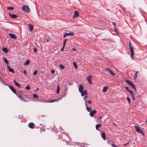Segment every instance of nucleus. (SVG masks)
<instances>
[{
    "mask_svg": "<svg viewBox=\"0 0 147 147\" xmlns=\"http://www.w3.org/2000/svg\"><path fill=\"white\" fill-rule=\"evenodd\" d=\"M125 89L128 92H129V93H132V92H133L132 91L130 90L129 88L127 87H126L125 88Z\"/></svg>",
    "mask_w": 147,
    "mask_h": 147,
    "instance_id": "25",
    "label": "nucleus"
},
{
    "mask_svg": "<svg viewBox=\"0 0 147 147\" xmlns=\"http://www.w3.org/2000/svg\"><path fill=\"white\" fill-rule=\"evenodd\" d=\"M57 100H50L49 101V102H55L56 101H57Z\"/></svg>",
    "mask_w": 147,
    "mask_h": 147,
    "instance_id": "37",
    "label": "nucleus"
},
{
    "mask_svg": "<svg viewBox=\"0 0 147 147\" xmlns=\"http://www.w3.org/2000/svg\"><path fill=\"white\" fill-rule=\"evenodd\" d=\"M140 133L143 136L144 135V131L142 130L141 131V132H140Z\"/></svg>",
    "mask_w": 147,
    "mask_h": 147,
    "instance_id": "41",
    "label": "nucleus"
},
{
    "mask_svg": "<svg viewBox=\"0 0 147 147\" xmlns=\"http://www.w3.org/2000/svg\"><path fill=\"white\" fill-rule=\"evenodd\" d=\"M16 95L21 100L24 102H26L27 101L22 96H24V94H20L19 93H16Z\"/></svg>",
    "mask_w": 147,
    "mask_h": 147,
    "instance_id": "3",
    "label": "nucleus"
},
{
    "mask_svg": "<svg viewBox=\"0 0 147 147\" xmlns=\"http://www.w3.org/2000/svg\"><path fill=\"white\" fill-rule=\"evenodd\" d=\"M25 88L27 90H30V87L29 85H28L25 87Z\"/></svg>",
    "mask_w": 147,
    "mask_h": 147,
    "instance_id": "35",
    "label": "nucleus"
},
{
    "mask_svg": "<svg viewBox=\"0 0 147 147\" xmlns=\"http://www.w3.org/2000/svg\"><path fill=\"white\" fill-rule=\"evenodd\" d=\"M112 146L113 147H119L117 146H115L114 144H112Z\"/></svg>",
    "mask_w": 147,
    "mask_h": 147,
    "instance_id": "46",
    "label": "nucleus"
},
{
    "mask_svg": "<svg viewBox=\"0 0 147 147\" xmlns=\"http://www.w3.org/2000/svg\"><path fill=\"white\" fill-rule=\"evenodd\" d=\"M73 65H74V67L75 68H76V69H77L78 68V66H77L76 63V62H73Z\"/></svg>",
    "mask_w": 147,
    "mask_h": 147,
    "instance_id": "30",
    "label": "nucleus"
},
{
    "mask_svg": "<svg viewBox=\"0 0 147 147\" xmlns=\"http://www.w3.org/2000/svg\"><path fill=\"white\" fill-rule=\"evenodd\" d=\"M9 35L12 39H16L17 38L16 36L14 34L10 33L9 34Z\"/></svg>",
    "mask_w": 147,
    "mask_h": 147,
    "instance_id": "7",
    "label": "nucleus"
},
{
    "mask_svg": "<svg viewBox=\"0 0 147 147\" xmlns=\"http://www.w3.org/2000/svg\"><path fill=\"white\" fill-rule=\"evenodd\" d=\"M134 89L136 91V88H134Z\"/></svg>",
    "mask_w": 147,
    "mask_h": 147,
    "instance_id": "62",
    "label": "nucleus"
},
{
    "mask_svg": "<svg viewBox=\"0 0 147 147\" xmlns=\"http://www.w3.org/2000/svg\"><path fill=\"white\" fill-rule=\"evenodd\" d=\"M13 82L18 87L20 88L21 87V86L15 80H14L13 81Z\"/></svg>",
    "mask_w": 147,
    "mask_h": 147,
    "instance_id": "21",
    "label": "nucleus"
},
{
    "mask_svg": "<svg viewBox=\"0 0 147 147\" xmlns=\"http://www.w3.org/2000/svg\"><path fill=\"white\" fill-rule=\"evenodd\" d=\"M30 63V61L29 60H27L26 61V62L24 63V65H28Z\"/></svg>",
    "mask_w": 147,
    "mask_h": 147,
    "instance_id": "26",
    "label": "nucleus"
},
{
    "mask_svg": "<svg viewBox=\"0 0 147 147\" xmlns=\"http://www.w3.org/2000/svg\"><path fill=\"white\" fill-rule=\"evenodd\" d=\"M129 45L130 50L131 51V57L132 59H133L134 58V49L130 41L129 42Z\"/></svg>",
    "mask_w": 147,
    "mask_h": 147,
    "instance_id": "1",
    "label": "nucleus"
},
{
    "mask_svg": "<svg viewBox=\"0 0 147 147\" xmlns=\"http://www.w3.org/2000/svg\"><path fill=\"white\" fill-rule=\"evenodd\" d=\"M51 72L52 74H53L54 73L55 71L53 69H52L51 70Z\"/></svg>",
    "mask_w": 147,
    "mask_h": 147,
    "instance_id": "42",
    "label": "nucleus"
},
{
    "mask_svg": "<svg viewBox=\"0 0 147 147\" xmlns=\"http://www.w3.org/2000/svg\"><path fill=\"white\" fill-rule=\"evenodd\" d=\"M85 105L86 107V109L87 111L89 112H90L91 111V109L92 108L91 107H89L88 106L87 104L86 103H85Z\"/></svg>",
    "mask_w": 147,
    "mask_h": 147,
    "instance_id": "19",
    "label": "nucleus"
},
{
    "mask_svg": "<svg viewBox=\"0 0 147 147\" xmlns=\"http://www.w3.org/2000/svg\"><path fill=\"white\" fill-rule=\"evenodd\" d=\"M79 12L77 11H74V14L73 16V18H74L78 17L79 16Z\"/></svg>",
    "mask_w": 147,
    "mask_h": 147,
    "instance_id": "11",
    "label": "nucleus"
},
{
    "mask_svg": "<svg viewBox=\"0 0 147 147\" xmlns=\"http://www.w3.org/2000/svg\"><path fill=\"white\" fill-rule=\"evenodd\" d=\"M130 142V141H129L127 143V144H128Z\"/></svg>",
    "mask_w": 147,
    "mask_h": 147,
    "instance_id": "61",
    "label": "nucleus"
},
{
    "mask_svg": "<svg viewBox=\"0 0 147 147\" xmlns=\"http://www.w3.org/2000/svg\"><path fill=\"white\" fill-rule=\"evenodd\" d=\"M8 9L13 10L14 9V7H8L7 8Z\"/></svg>",
    "mask_w": 147,
    "mask_h": 147,
    "instance_id": "32",
    "label": "nucleus"
},
{
    "mask_svg": "<svg viewBox=\"0 0 147 147\" xmlns=\"http://www.w3.org/2000/svg\"><path fill=\"white\" fill-rule=\"evenodd\" d=\"M2 50L3 51L5 52V53H7L8 52L7 49L6 48H3Z\"/></svg>",
    "mask_w": 147,
    "mask_h": 147,
    "instance_id": "28",
    "label": "nucleus"
},
{
    "mask_svg": "<svg viewBox=\"0 0 147 147\" xmlns=\"http://www.w3.org/2000/svg\"><path fill=\"white\" fill-rule=\"evenodd\" d=\"M138 73V71H137L136 72V73H135V78L136 79L137 77V74Z\"/></svg>",
    "mask_w": 147,
    "mask_h": 147,
    "instance_id": "38",
    "label": "nucleus"
},
{
    "mask_svg": "<svg viewBox=\"0 0 147 147\" xmlns=\"http://www.w3.org/2000/svg\"><path fill=\"white\" fill-rule=\"evenodd\" d=\"M28 27L30 31H32L33 30L34 26H33L31 24H28Z\"/></svg>",
    "mask_w": 147,
    "mask_h": 147,
    "instance_id": "13",
    "label": "nucleus"
},
{
    "mask_svg": "<svg viewBox=\"0 0 147 147\" xmlns=\"http://www.w3.org/2000/svg\"><path fill=\"white\" fill-rule=\"evenodd\" d=\"M37 51V49H36V48H35L34 49V52H36Z\"/></svg>",
    "mask_w": 147,
    "mask_h": 147,
    "instance_id": "47",
    "label": "nucleus"
},
{
    "mask_svg": "<svg viewBox=\"0 0 147 147\" xmlns=\"http://www.w3.org/2000/svg\"><path fill=\"white\" fill-rule=\"evenodd\" d=\"M33 97L34 98H38V95H37V94H33Z\"/></svg>",
    "mask_w": 147,
    "mask_h": 147,
    "instance_id": "33",
    "label": "nucleus"
},
{
    "mask_svg": "<svg viewBox=\"0 0 147 147\" xmlns=\"http://www.w3.org/2000/svg\"><path fill=\"white\" fill-rule=\"evenodd\" d=\"M127 99L128 102L130 104V101H131V100H130V98L129 97H127Z\"/></svg>",
    "mask_w": 147,
    "mask_h": 147,
    "instance_id": "40",
    "label": "nucleus"
},
{
    "mask_svg": "<svg viewBox=\"0 0 147 147\" xmlns=\"http://www.w3.org/2000/svg\"><path fill=\"white\" fill-rule=\"evenodd\" d=\"M38 90V88H37L36 89V90H35V91H37Z\"/></svg>",
    "mask_w": 147,
    "mask_h": 147,
    "instance_id": "58",
    "label": "nucleus"
},
{
    "mask_svg": "<svg viewBox=\"0 0 147 147\" xmlns=\"http://www.w3.org/2000/svg\"><path fill=\"white\" fill-rule=\"evenodd\" d=\"M131 94V96L132 97V99L133 100H135V97L134 96V94L133 92H132V93H130Z\"/></svg>",
    "mask_w": 147,
    "mask_h": 147,
    "instance_id": "24",
    "label": "nucleus"
},
{
    "mask_svg": "<svg viewBox=\"0 0 147 147\" xmlns=\"http://www.w3.org/2000/svg\"><path fill=\"white\" fill-rule=\"evenodd\" d=\"M8 70L9 72H11L12 73H14V71L13 69L11 68L10 67H9L8 66Z\"/></svg>",
    "mask_w": 147,
    "mask_h": 147,
    "instance_id": "20",
    "label": "nucleus"
},
{
    "mask_svg": "<svg viewBox=\"0 0 147 147\" xmlns=\"http://www.w3.org/2000/svg\"><path fill=\"white\" fill-rule=\"evenodd\" d=\"M74 35V33L73 32H70L69 33H65L64 34L63 37L64 38L65 37L69 36H73Z\"/></svg>",
    "mask_w": 147,
    "mask_h": 147,
    "instance_id": "4",
    "label": "nucleus"
},
{
    "mask_svg": "<svg viewBox=\"0 0 147 147\" xmlns=\"http://www.w3.org/2000/svg\"><path fill=\"white\" fill-rule=\"evenodd\" d=\"M92 78V76L91 75H89V76H88L87 78V80L88 81L89 83L90 84H92L91 78Z\"/></svg>",
    "mask_w": 147,
    "mask_h": 147,
    "instance_id": "5",
    "label": "nucleus"
},
{
    "mask_svg": "<svg viewBox=\"0 0 147 147\" xmlns=\"http://www.w3.org/2000/svg\"><path fill=\"white\" fill-rule=\"evenodd\" d=\"M130 142V141H129L127 143V144H128Z\"/></svg>",
    "mask_w": 147,
    "mask_h": 147,
    "instance_id": "60",
    "label": "nucleus"
},
{
    "mask_svg": "<svg viewBox=\"0 0 147 147\" xmlns=\"http://www.w3.org/2000/svg\"><path fill=\"white\" fill-rule=\"evenodd\" d=\"M22 92V91H20V92H17L16 93H19V94H21V93Z\"/></svg>",
    "mask_w": 147,
    "mask_h": 147,
    "instance_id": "50",
    "label": "nucleus"
},
{
    "mask_svg": "<svg viewBox=\"0 0 147 147\" xmlns=\"http://www.w3.org/2000/svg\"><path fill=\"white\" fill-rule=\"evenodd\" d=\"M81 93V96H84L88 94L87 92V90H85L84 91H83Z\"/></svg>",
    "mask_w": 147,
    "mask_h": 147,
    "instance_id": "18",
    "label": "nucleus"
},
{
    "mask_svg": "<svg viewBox=\"0 0 147 147\" xmlns=\"http://www.w3.org/2000/svg\"><path fill=\"white\" fill-rule=\"evenodd\" d=\"M135 129L136 130V131L140 133L141 132V131H142V130L140 129L138 126H135Z\"/></svg>",
    "mask_w": 147,
    "mask_h": 147,
    "instance_id": "14",
    "label": "nucleus"
},
{
    "mask_svg": "<svg viewBox=\"0 0 147 147\" xmlns=\"http://www.w3.org/2000/svg\"><path fill=\"white\" fill-rule=\"evenodd\" d=\"M0 81H1V82H2V81H4L2 79H1V78H0Z\"/></svg>",
    "mask_w": 147,
    "mask_h": 147,
    "instance_id": "55",
    "label": "nucleus"
},
{
    "mask_svg": "<svg viewBox=\"0 0 147 147\" xmlns=\"http://www.w3.org/2000/svg\"><path fill=\"white\" fill-rule=\"evenodd\" d=\"M101 137L103 138V139L104 140H106V137L105 134V132H102L101 133Z\"/></svg>",
    "mask_w": 147,
    "mask_h": 147,
    "instance_id": "15",
    "label": "nucleus"
},
{
    "mask_svg": "<svg viewBox=\"0 0 147 147\" xmlns=\"http://www.w3.org/2000/svg\"><path fill=\"white\" fill-rule=\"evenodd\" d=\"M9 16L12 18H16L18 17V16L16 14H13L10 13H9Z\"/></svg>",
    "mask_w": 147,
    "mask_h": 147,
    "instance_id": "10",
    "label": "nucleus"
},
{
    "mask_svg": "<svg viewBox=\"0 0 147 147\" xmlns=\"http://www.w3.org/2000/svg\"><path fill=\"white\" fill-rule=\"evenodd\" d=\"M127 145V144L126 143V144H124L123 145V146H126V145Z\"/></svg>",
    "mask_w": 147,
    "mask_h": 147,
    "instance_id": "56",
    "label": "nucleus"
},
{
    "mask_svg": "<svg viewBox=\"0 0 147 147\" xmlns=\"http://www.w3.org/2000/svg\"><path fill=\"white\" fill-rule=\"evenodd\" d=\"M84 90V86L81 85H80L79 87V91L80 92H82Z\"/></svg>",
    "mask_w": 147,
    "mask_h": 147,
    "instance_id": "12",
    "label": "nucleus"
},
{
    "mask_svg": "<svg viewBox=\"0 0 147 147\" xmlns=\"http://www.w3.org/2000/svg\"><path fill=\"white\" fill-rule=\"evenodd\" d=\"M102 116H100V117H99L98 119H100L101 118H102Z\"/></svg>",
    "mask_w": 147,
    "mask_h": 147,
    "instance_id": "57",
    "label": "nucleus"
},
{
    "mask_svg": "<svg viewBox=\"0 0 147 147\" xmlns=\"http://www.w3.org/2000/svg\"><path fill=\"white\" fill-rule=\"evenodd\" d=\"M38 71L37 70H35L33 73V75L35 76L36 75Z\"/></svg>",
    "mask_w": 147,
    "mask_h": 147,
    "instance_id": "39",
    "label": "nucleus"
},
{
    "mask_svg": "<svg viewBox=\"0 0 147 147\" xmlns=\"http://www.w3.org/2000/svg\"><path fill=\"white\" fill-rule=\"evenodd\" d=\"M0 81H1V82H2V81H4L2 79H1V78H0Z\"/></svg>",
    "mask_w": 147,
    "mask_h": 147,
    "instance_id": "53",
    "label": "nucleus"
},
{
    "mask_svg": "<svg viewBox=\"0 0 147 147\" xmlns=\"http://www.w3.org/2000/svg\"><path fill=\"white\" fill-rule=\"evenodd\" d=\"M3 84H4V85H6V83H5L4 81H2V82Z\"/></svg>",
    "mask_w": 147,
    "mask_h": 147,
    "instance_id": "52",
    "label": "nucleus"
},
{
    "mask_svg": "<svg viewBox=\"0 0 147 147\" xmlns=\"http://www.w3.org/2000/svg\"><path fill=\"white\" fill-rule=\"evenodd\" d=\"M145 123H147V119L145 121Z\"/></svg>",
    "mask_w": 147,
    "mask_h": 147,
    "instance_id": "63",
    "label": "nucleus"
},
{
    "mask_svg": "<svg viewBox=\"0 0 147 147\" xmlns=\"http://www.w3.org/2000/svg\"><path fill=\"white\" fill-rule=\"evenodd\" d=\"M0 81H1V82H2V81H4L2 79H1V78H0Z\"/></svg>",
    "mask_w": 147,
    "mask_h": 147,
    "instance_id": "54",
    "label": "nucleus"
},
{
    "mask_svg": "<svg viewBox=\"0 0 147 147\" xmlns=\"http://www.w3.org/2000/svg\"><path fill=\"white\" fill-rule=\"evenodd\" d=\"M108 87L107 86H104L102 89V92H106L107 89H108Z\"/></svg>",
    "mask_w": 147,
    "mask_h": 147,
    "instance_id": "23",
    "label": "nucleus"
},
{
    "mask_svg": "<svg viewBox=\"0 0 147 147\" xmlns=\"http://www.w3.org/2000/svg\"><path fill=\"white\" fill-rule=\"evenodd\" d=\"M72 50H75V51H76V49H74V48H73V49H72Z\"/></svg>",
    "mask_w": 147,
    "mask_h": 147,
    "instance_id": "59",
    "label": "nucleus"
},
{
    "mask_svg": "<svg viewBox=\"0 0 147 147\" xmlns=\"http://www.w3.org/2000/svg\"><path fill=\"white\" fill-rule=\"evenodd\" d=\"M23 72L25 75H26L27 74V72L25 70H24L23 71Z\"/></svg>",
    "mask_w": 147,
    "mask_h": 147,
    "instance_id": "44",
    "label": "nucleus"
},
{
    "mask_svg": "<svg viewBox=\"0 0 147 147\" xmlns=\"http://www.w3.org/2000/svg\"><path fill=\"white\" fill-rule=\"evenodd\" d=\"M65 46H64L63 45V47L61 49V51H64V49L65 47Z\"/></svg>",
    "mask_w": 147,
    "mask_h": 147,
    "instance_id": "43",
    "label": "nucleus"
},
{
    "mask_svg": "<svg viewBox=\"0 0 147 147\" xmlns=\"http://www.w3.org/2000/svg\"><path fill=\"white\" fill-rule=\"evenodd\" d=\"M96 113V111L95 110H94L93 111H91L90 112V115L91 117H92L94 116V114Z\"/></svg>",
    "mask_w": 147,
    "mask_h": 147,
    "instance_id": "6",
    "label": "nucleus"
},
{
    "mask_svg": "<svg viewBox=\"0 0 147 147\" xmlns=\"http://www.w3.org/2000/svg\"><path fill=\"white\" fill-rule=\"evenodd\" d=\"M67 40V39H65L64 40L63 42V45L64 46H65V45L66 43V42Z\"/></svg>",
    "mask_w": 147,
    "mask_h": 147,
    "instance_id": "36",
    "label": "nucleus"
},
{
    "mask_svg": "<svg viewBox=\"0 0 147 147\" xmlns=\"http://www.w3.org/2000/svg\"><path fill=\"white\" fill-rule=\"evenodd\" d=\"M9 88L12 92L14 94H16V89L12 86H9Z\"/></svg>",
    "mask_w": 147,
    "mask_h": 147,
    "instance_id": "9",
    "label": "nucleus"
},
{
    "mask_svg": "<svg viewBox=\"0 0 147 147\" xmlns=\"http://www.w3.org/2000/svg\"><path fill=\"white\" fill-rule=\"evenodd\" d=\"M88 102L89 103H92V101L90 100H89V101H88Z\"/></svg>",
    "mask_w": 147,
    "mask_h": 147,
    "instance_id": "51",
    "label": "nucleus"
},
{
    "mask_svg": "<svg viewBox=\"0 0 147 147\" xmlns=\"http://www.w3.org/2000/svg\"><path fill=\"white\" fill-rule=\"evenodd\" d=\"M112 23L113 24L114 26V28L116 26V23L114 22H112Z\"/></svg>",
    "mask_w": 147,
    "mask_h": 147,
    "instance_id": "45",
    "label": "nucleus"
},
{
    "mask_svg": "<svg viewBox=\"0 0 147 147\" xmlns=\"http://www.w3.org/2000/svg\"><path fill=\"white\" fill-rule=\"evenodd\" d=\"M34 126L35 124L32 122L29 123L28 125V127L32 129L34 128Z\"/></svg>",
    "mask_w": 147,
    "mask_h": 147,
    "instance_id": "8",
    "label": "nucleus"
},
{
    "mask_svg": "<svg viewBox=\"0 0 147 147\" xmlns=\"http://www.w3.org/2000/svg\"><path fill=\"white\" fill-rule=\"evenodd\" d=\"M59 67L62 69H63L65 68L64 66L62 64H60L59 65Z\"/></svg>",
    "mask_w": 147,
    "mask_h": 147,
    "instance_id": "34",
    "label": "nucleus"
},
{
    "mask_svg": "<svg viewBox=\"0 0 147 147\" xmlns=\"http://www.w3.org/2000/svg\"><path fill=\"white\" fill-rule=\"evenodd\" d=\"M114 30L115 31V32L117 33V29L115 27L114 28Z\"/></svg>",
    "mask_w": 147,
    "mask_h": 147,
    "instance_id": "48",
    "label": "nucleus"
},
{
    "mask_svg": "<svg viewBox=\"0 0 147 147\" xmlns=\"http://www.w3.org/2000/svg\"><path fill=\"white\" fill-rule=\"evenodd\" d=\"M60 90V87L59 86V85H58L57 86V91H56V92L57 94H58L59 93Z\"/></svg>",
    "mask_w": 147,
    "mask_h": 147,
    "instance_id": "27",
    "label": "nucleus"
},
{
    "mask_svg": "<svg viewBox=\"0 0 147 147\" xmlns=\"http://www.w3.org/2000/svg\"><path fill=\"white\" fill-rule=\"evenodd\" d=\"M22 10L27 13H28L30 11V9L28 5H24L22 7Z\"/></svg>",
    "mask_w": 147,
    "mask_h": 147,
    "instance_id": "2",
    "label": "nucleus"
},
{
    "mask_svg": "<svg viewBox=\"0 0 147 147\" xmlns=\"http://www.w3.org/2000/svg\"><path fill=\"white\" fill-rule=\"evenodd\" d=\"M102 125L101 124H97L96 125V130L99 131V129H98V128L100 127Z\"/></svg>",
    "mask_w": 147,
    "mask_h": 147,
    "instance_id": "22",
    "label": "nucleus"
},
{
    "mask_svg": "<svg viewBox=\"0 0 147 147\" xmlns=\"http://www.w3.org/2000/svg\"><path fill=\"white\" fill-rule=\"evenodd\" d=\"M106 69L111 74L112 76L115 75V74L111 70H110L109 68H106Z\"/></svg>",
    "mask_w": 147,
    "mask_h": 147,
    "instance_id": "16",
    "label": "nucleus"
},
{
    "mask_svg": "<svg viewBox=\"0 0 147 147\" xmlns=\"http://www.w3.org/2000/svg\"><path fill=\"white\" fill-rule=\"evenodd\" d=\"M66 133L65 132H64L62 134V138H63V141H66V140L65 139V138H63V137H64V136H65V134H66Z\"/></svg>",
    "mask_w": 147,
    "mask_h": 147,
    "instance_id": "29",
    "label": "nucleus"
},
{
    "mask_svg": "<svg viewBox=\"0 0 147 147\" xmlns=\"http://www.w3.org/2000/svg\"><path fill=\"white\" fill-rule=\"evenodd\" d=\"M5 63L7 64H8L9 63V62L5 58L3 59Z\"/></svg>",
    "mask_w": 147,
    "mask_h": 147,
    "instance_id": "31",
    "label": "nucleus"
},
{
    "mask_svg": "<svg viewBox=\"0 0 147 147\" xmlns=\"http://www.w3.org/2000/svg\"><path fill=\"white\" fill-rule=\"evenodd\" d=\"M131 86L133 87L134 88H136L134 84Z\"/></svg>",
    "mask_w": 147,
    "mask_h": 147,
    "instance_id": "49",
    "label": "nucleus"
},
{
    "mask_svg": "<svg viewBox=\"0 0 147 147\" xmlns=\"http://www.w3.org/2000/svg\"><path fill=\"white\" fill-rule=\"evenodd\" d=\"M126 82L128 84L129 86H131L133 84L130 81L128 80H125Z\"/></svg>",
    "mask_w": 147,
    "mask_h": 147,
    "instance_id": "17",
    "label": "nucleus"
},
{
    "mask_svg": "<svg viewBox=\"0 0 147 147\" xmlns=\"http://www.w3.org/2000/svg\"><path fill=\"white\" fill-rule=\"evenodd\" d=\"M87 97V96H85L84 97V98H85L86 97Z\"/></svg>",
    "mask_w": 147,
    "mask_h": 147,
    "instance_id": "64",
    "label": "nucleus"
}]
</instances>
